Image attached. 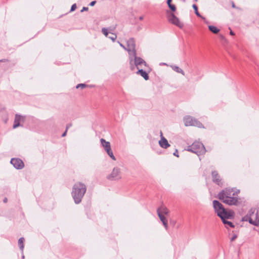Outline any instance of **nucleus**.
Instances as JSON below:
<instances>
[{
    "mask_svg": "<svg viewBox=\"0 0 259 259\" xmlns=\"http://www.w3.org/2000/svg\"><path fill=\"white\" fill-rule=\"evenodd\" d=\"M239 190L226 188L222 190L218 194V198L223 202L229 205H237L238 202V194Z\"/></svg>",
    "mask_w": 259,
    "mask_h": 259,
    "instance_id": "1",
    "label": "nucleus"
},
{
    "mask_svg": "<svg viewBox=\"0 0 259 259\" xmlns=\"http://www.w3.org/2000/svg\"><path fill=\"white\" fill-rule=\"evenodd\" d=\"M86 191V186L81 182H77L73 185L71 195L76 204L81 202Z\"/></svg>",
    "mask_w": 259,
    "mask_h": 259,
    "instance_id": "2",
    "label": "nucleus"
},
{
    "mask_svg": "<svg viewBox=\"0 0 259 259\" xmlns=\"http://www.w3.org/2000/svg\"><path fill=\"white\" fill-rule=\"evenodd\" d=\"M212 203L215 212L222 221L233 218L234 212L227 210L219 201L214 200Z\"/></svg>",
    "mask_w": 259,
    "mask_h": 259,
    "instance_id": "3",
    "label": "nucleus"
},
{
    "mask_svg": "<svg viewBox=\"0 0 259 259\" xmlns=\"http://www.w3.org/2000/svg\"><path fill=\"white\" fill-rule=\"evenodd\" d=\"M187 151L196 153L197 155L204 154L206 150L203 144L200 142H194L191 146L188 147Z\"/></svg>",
    "mask_w": 259,
    "mask_h": 259,
    "instance_id": "4",
    "label": "nucleus"
},
{
    "mask_svg": "<svg viewBox=\"0 0 259 259\" xmlns=\"http://www.w3.org/2000/svg\"><path fill=\"white\" fill-rule=\"evenodd\" d=\"M184 122L185 126H195L198 127L202 126V124L195 118L190 116H186L184 118Z\"/></svg>",
    "mask_w": 259,
    "mask_h": 259,
    "instance_id": "5",
    "label": "nucleus"
},
{
    "mask_svg": "<svg viewBox=\"0 0 259 259\" xmlns=\"http://www.w3.org/2000/svg\"><path fill=\"white\" fill-rule=\"evenodd\" d=\"M255 209L251 208L248 212V213L242 218V221L249 222L250 224L257 226V223L255 222L254 218V213Z\"/></svg>",
    "mask_w": 259,
    "mask_h": 259,
    "instance_id": "6",
    "label": "nucleus"
},
{
    "mask_svg": "<svg viewBox=\"0 0 259 259\" xmlns=\"http://www.w3.org/2000/svg\"><path fill=\"white\" fill-rule=\"evenodd\" d=\"M168 21L171 24L175 25L178 27L182 28L184 26V24L180 21L179 19L176 17L174 14L171 13L167 16Z\"/></svg>",
    "mask_w": 259,
    "mask_h": 259,
    "instance_id": "7",
    "label": "nucleus"
},
{
    "mask_svg": "<svg viewBox=\"0 0 259 259\" xmlns=\"http://www.w3.org/2000/svg\"><path fill=\"white\" fill-rule=\"evenodd\" d=\"M136 44L133 38H130L127 41V49L129 56L135 55L136 53Z\"/></svg>",
    "mask_w": 259,
    "mask_h": 259,
    "instance_id": "8",
    "label": "nucleus"
},
{
    "mask_svg": "<svg viewBox=\"0 0 259 259\" xmlns=\"http://www.w3.org/2000/svg\"><path fill=\"white\" fill-rule=\"evenodd\" d=\"M134 60V63L135 66H136V68L137 69H140L142 68L143 65L145 66H147V64L146 62L141 58L137 57V54H135V55H132Z\"/></svg>",
    "mask_w": 259,
    "mask_h": 259,
    "instance_id": "9",
    "label": "nucleus"
},
{
    "mask_svg": "<svg viewBox=\"0 0 259 259\" xmlns=\"http://www.w3.org/2000/svg\"><path fill=\"white\" fill-rule=\"evenodd\" d=\"M109 180H119L121 178L120 170L118 167H114L111 174L107 177Z\"/></svg>",
    "mask_w": 259,
    "mask_h": 259,
    "instance_id": "10",
    "label": "nucleus"
},
{
    "mask_svg": "<svg viewBox=\"0 0 259 259\" xmlns=\"http://www.w3.org/2000/svg\"><path fill=\"white\" fill-rule=\"evenodd\" d=\"M11 163L13 164L16 169H22L24 166L23 162L19 158H12Z\"/></svg>",
    "mask_w": 259,
    "mask_h": 259,
    "instance_id": "11",
    "label": "nucleus"
},
{
    "mask_svg": "<svg viewBox=\"0 0 259 259\" xmlns=\"http://www.w3.org/2000/svg\"><path fill=\"white\" fill-rule=\"evenodd\" d=\"M161 139L159 141V144L161 147L166 149L170 146L167 140L163 136L162 132H160Z\"/></svg>",
    "mask_w": 259,
    "mask_h": 259,
    "instance_id": "12",
    "label": "nucleus"
},
{
    "mask_svg": "<svg viewBox=\"0 0 259 259\" xmlns=\"http://www.w3.org/2000/svg\"><path fill=\"white\" fill-rule=\"evenodd\" d=\"M211 175L212 177V181L213 182L215 183L218 185H222L220 177L219 176L217 171H212L211 172Z\"/></svg>",
    "mask_w": 259,
    "mask_h": 259,
    "instance_id": "13",
    "label": "nucleus"
},
{
    "mask_svg": "<svg viewBox=\"0 0 259 259\" xmlns=\"http://www.w3.org/2000/svg\"><path fill=\"white\" fill-rule=\"evenodd\" d=\"M21 120H24V117L20 115L16 114L15 115L14 123L13 124V128H16L17 127L21 126L20 123Z\"/></svg>",
    "mask_w": 259,
    "mask_h": 259,
    "instance_id": "14",
    "label": "nucleus"
},
{
    "mask_svg": "<svg viewBox=\"0 0 259 259\" xmlns=\"http://www.w3.org/2000/svg\"><path fill=\"white\" fill-rule=\"evenodd\" d=\"M157 214H158L160 221L162 222L165 229L166 230H167V229H168L167 221L165 217H164V215L162 214L161 212H160V211H157Z\"/></svg>",
    "mask_w": 259,
    "mask_h": 259,
    "instance_id": "15",
    "label": "nucleus"
},
{
    "mask_svg": "<svg viewBox=\"0 0 259 259\" xmlns=\"http://www.w3.org/2000/svg\"><path fill=\"white\" fill-rule=\"evenodd\" d=\"M136 73L142 76L146 80L149 79V75L148 73L142 69H139Z\"/></svg>",
    "mask_w": 259,
    "mask_h": 259,
    "instance_id": "16",
    "label": "nucleus"
},
{
    "mask_svg": "<svg viewBox=\"0 0 259 259\" xmlns=\"http://www.w3.org/2000/svg\"><path fill=\"white\" fill-rule=\"evenodd\" d=\"M102 146L103 147L105 150L111 147L110 143L106 141L105 139L102 138L100 140Z\"/></svg>",
    "mask_w": 259,
    "mask_h": 259,
    "instance_id": "17",
    "label": "nucleus"
},
{
    "mask_svg": "<svg viewBox=\"0 0 259 259\" xmlns=\"http://www.w3.org/2000/svg\"><path fill=\"white\" fill-rule=\"evenodd\" d=\"M157 211H160V212H161V214L163 215H168L169 213V210L165 206H161L160 207H159L157 209Z\"/></svg>",
    "mask_w": 259,
    "mask_h": 259,
    "instance_id": "18",
    "label": "nucleus"
},
{
    "mask_svg": "<svg viewBox=\"0 0 259 259\" xmlns=\"http://www.w3.org/2000/svg\"><path fill=\"white\" fill-rule=\"evenodd\" d=\"M129 59H130V67L131 70L134 71L135 70V68H136V66L135 65L134 63V60L133 57V56H129Z\"/></svg>",
    "mask_w": 259,
    "mask_h": 259,
    "instance_id": "19",
    "label": "nucleus"
},
{
    "mask_svg": "<svg viewBox=\"0 0 259 259\" xmlns=\"http://www.w3.org/2000/svg\"><path fill=\"white\" fill-rule=\"evenodd\" d=\"M171 68L176 72L181 73L183 75H185V73L184 71L180 68L179 67L176 66V65H172L171 66Z\"/></svg>",
    "mask_w": 259,
    "mask_h": 259,
    "instance_id": "20",
    "label": "nucleus"
},
{
    "mask_svg": "<svg viewBox=\"0 0 259 259\" xmlns=\"http://www.w3.org/2000/svg\"><path fill=\"white\" fill-rule=\"evenodd\" d=\"M105 151L107 152L108 155L110 156V157L112 159H113V160H116V158H115V156H114V154H113V152L112 151L111 147H110L109 148L106 149Z\"/></svg>",
    "mask_w": 259,
    "mask_h": 259,
    "instance_id": "21",
    "label": "nucleus"
},
{
    "mask_svg": "<svg viewBox=\"0 0 259 259\" xmlns=\"http://www.w3.org/2000/svg\"><path fill=\"white\" fill-rule=\"evenodd\" d=\"M24 238L23 237H21L18 240V245L19 246L20 249L23 251L24 249Z\"/></svg>",
    "mask_w": 259,
    "mask_h": 259,
    "instance_id": "22",
    "label": "nucleus"
},
{
    "mask_svg": "<svg viewBox=\"0 0 259 259\" xmlns=\"http://www.w3.org/2000/svg\"><path fill=\"white\" fill-rule=\"evenodd\" d=\"M208 28L210 31H211L212 32L215 34L218 33L220 31V30L218 28L212 25H209L208 26Z\"/></svg>",
    "mask_w": 259,
    "mask_h": 259,
    "instance_id": "23",
    "label": "nucleus"
},
{
    "mask_svg": "<svg viewBox=\"0 0 259 259\" xmlns=\"http://www.w3.org/2000/svg\"><path fill=\"white\" fill-rule=\"evenodd\" d=\"M254 218L255 222L257 223V225H258L259 224V206L256 209L255 214L254 213Z\"/></svg>",
    "mask_w": 259,
    "mask_h": 259,
    "instance_id": "24",
    "label": "nucleus"
},
{
    "mask_svg": "<svg viewBox=\"0 0 259 259\" xmlns=\"http://www.w3.org/2000/svg\"><path fill=\"white\" fill-rule=\"evenodd\" d=\"M222 221H223V223L225 225H227L231 228H234V227H235V226L233 225V224L231 222L228 221L227 220H223Z\"/></svg>",
    "mask_w": 259,
    "mask_h": 259,
    "instance_id": "25",
    "label": "nucleus"
},
{
    "mask_svg": "<svg viewBox=\"0 0 259 259\" xmlns=\"http://www.w3.org/2000/svg\"><path fill=\"white\" fill-rule=\"evenodd\" d=\"M193 8L195 10V13L196 15L198 17H201L200 13L198 11V8H197V6L196 5L194 4L193 5Z\"/></svg>",
    "mask_w": 259,
    "mask_h": 259,
    "instance_id": "26",
    "label": "nucleus"
},
{
    "mask_svg": "<svg viewBox=\"0 0 259 259\" xmlns=\"http://www.w3.org/2000/svg\"><path fill=\"white\" fill-rule=\"evenodd\" d=\"M87 87V85L86 84H84V83H80V84H78L76 88V89H78L79 88H81V89H83L85 87Z\"/></svg>",
    "mask_w": 259,
    "mask_h": 259,
    "instance_id": "27",
    "label": "nucleus"
},
{
    "mask_svg": "<svg viewBox=\"0 0 259 259\" xmlns=\"http://www.w3.org/2000/svg\"><path fill=\"white\" fill-rule=\"evenodd\" d=\"M102 32L106 36H108V32L107 29L106 28H103L102 29Z\"/></svg>",
    "mask_w": 259,
    "mask_h": 259,
    "instance_id": "28",
    "label": "nucleus"
},
{
    "mask_svg": "<svg viewBox=\"0 0 259 259\" xmlns=\"http://www.w3.org/2000/svg\"><path fill=\"white\" fill-rule=\"evenodd\" d=\"M108 37L109 38L111 39L112 41H114L115 40L117 36L115 34L111 33V36H109Z\"/></svg>",
    "mask_w": 259,
    "mask_h": 259,
    "instance_id": "29",
    "label": "nucleus"
},
{
    "mask_svg": "<svg viewBox=\"0 0 259 259\" xmlns=\"http://www.w3.org/2000/svg\"><path fill=\"white\" fill-rule=\"evenodd\" d=\"M168 7L173 12H175L176 10V7L174 5H169Z\"/></svg>",
    "mask_w": 259,
    "mask_h": 259,
    "instance_id": "30",
    "label": "nucleus"
},
{
    "mask_svg": "<svg viewBox=\"0 0 259 259\" xmlns=\"http://www.w3.org/2000/svg\"><path fill=\"white\" fill-rule=\"evenodd\" d=\"M76 9V4H73V5L71 6L70 11H71V12L73 11H74Z\"/></svg>",
    "mask_w": 259,
    "mask_h": 259,
    "instance_id": "31",
    "label": "nucleus"
},
{
    "mask_svg": "<svg viewBox=\"0 0 259 259\" xmlns=\"http://www.w3.org/2000/svg\"><path fill=\"white\" fill-rule=\"evenodd\" d=\"M173 155L177 157H179V154H178V151L177 149H176L175 151V152L173 153Z\"/></svg>",
    "mask_w": 259,
    "mask_h": 259,
    "instance_id": "32",
    "label": "nucleus"
},
{
    "mask_svg": "<svg viewBox=\"0 0 259 259\" xmlns=\"http://www.w3.org/2000/svg\"><path fill=\"white\" fill-rule=\"evenodd\" d=\"M237 236L236 235H234L233 237L231 239V241H233L235 239L237 238Z\"/></svg>",
    "mask_w": 259,
    "mask_h": 259,
    "instance_id": "33",
    "label": "nucleus"
},
{
    "mask_svg": "<svg viewBox=\"0 0 259 259\" xmlns=\"http://www.w3.org/2000/svg\"><path fill=\"white\" fill-rule=\"evenodd\" d=\"M96 3V1H92L90 3V6H94L95 4Z\"/></svg>",
    "mask_w": 259,
    "mask_h": 259,
    "instance_id": "34",
    "label": "nucleus"
},
{
    "mask_svg": "<svg viewBox=\"0 0 259 259\" xmlns=\"http://www.w3.org/2000/svg\"><path fill=\"white\" fill-rule=\"evenodd\" d=\"M118 43L120 45V47H121L123 49H124V50H126L127 49V48H125L124 46H123L121 43H120V42L118 41Z\"/></svg>",
    "mask_w": 259,
    "mask_h": 259,
    "instance_id": "35",
    "label": "nucleus"
},
{
    "mask_svg": "<svg viewBox=\"0 0 259 259\" xmlns=\"http://www.w3.org/2000/svg\"><path fill=\"white\" fill-rule=\"evenodd\" d=\"M71 126H72V123H69V124H67L66 127V131H67L69 127H70Z\"/></svg>",
    "mask_w": 259,
    "mask_h": 259,
    "instance_id": "36",
    "label": "nucleus"
},
{
    "mask_svg": "<svg viewBox=\"0 0 259 259\" xmlns=\"http://www.w3.org/2000/svg\"><path fill=\"white\" fill-rule=\"evenodd\" d=\"M88 7H83L82 9L81 10V12H82L84 11H88Z\"/></svg>",
    "mask_w": 259,
    "mask_h": 259,
    "instance_id": "37",
    "label": "nucleus"
},
{
    "mask_svg": "<svg viewBox=\"0 0 259 259\" xmlns=\"http://www.w3.org/2000/svg\"><path fill=\"white\" fill-rule=\"evenodd\" d=\"M170 224H171L172 226H174L176 224V222L174 220H170Z\"/></svg>",
    "mask_w": 259,
    "mask_h": 259,
    "instance_id": "38",
    "label": "nucleus"
},
{
    "mask_svg": "<svg viewBox=\"0 0 259 259\" xmlns=\"http://www.w3.org/2000/svg\"><path fill=\"white\" fill-rule=\"evenodd\" d=\"M172 0H167V4L168 5V6H169V5H171V2Z\"/></svg>",
    "mask_w": 259,
    "mask_h": 259,
    "instance_id": "39",
    "label": "nucleus"
},
{
    "mask_svg": "<svg viewBox=\"0 0 259 259\" xmlns=\"http://www.w3.org/2000/svg\"><path fill=\"white\" fill-rule=\"evenodd\" d=\"M67 131L65 130V132L62 134V137H64L66 136Z\"/></svg>",
    "mask_w": 259,
    "mask_h": 259,
    "instance_id": "40",
    "label": "nucleus"
},
{
    "mask_svg": "<svg viewBox=\"0 0 259 259\" xmlns=\"http://www.w3.org/2000/svg\"><path fill=\"white\" fill-rule=\"evenodd\" d=\"M230 35H235L234 32L233 31H232V30H231V31H230Z\"/></svg>",
    "mask_w": 259,
    "mask_h": 259,
    "instance_id": "41",
    "label": "nucleus"
},
{
    "mask_svg": "<svg viewBox=\"0 0 259 259\" xmlns=\"http://www.w3.org/2000/svg\"><path fill=\"white\" fill-rule=\"evenodd\" d=\"M232 7H233V8H236V6H235V4H234V3L233 2H232Z\"/></svg>",
    "mask_w": 259,
    "mask_h": 259,
    "instance_id": "42",
    "label": "nucleus"
},
{
    "mask_svg": "<svg viewBox=\"0 0 259 259\" xmlns=\"http://www.w3.org/2000/svg\"><path fill=\"white\" fill-rule=\"evenodd\" d=\"M143 18H144V17H143V16H140V17H139V20H142L143 19Z\"/></svg>",
    "mask_w": 259,
    "mask_h": 259,
    "instance_id": "43",
    "label": "nucleus"
},
{
    "mask_svg": "<svg viewBox=\"0 0 259 259\" xmlns=\"http://www.w3.org/2000/svg\"><path fill=\"white\" fill-rule=\"evenodd\" d=\"M4 202H7V198H5L4 199Z\"/></svg>",
    "mask_w": 259,
    "mask_h": 259,
    "instance_id": "44",
    "label": "nucleus"
},
{
    "mask_svg": "<svg viewBox=\"0 0 259 259\" xmlns=\"http://www.w3.org/2000/svg\"><path fill=\"white\" fill-rule=\"evenodd\" d=\"M3 61H4L3 60H0V62H3Z\"/></svg>",
    "mask_w": 259,
    "mask_h": 259,
    "instance_id": "45",
    "label": "nucleus"
}]
</instances>
